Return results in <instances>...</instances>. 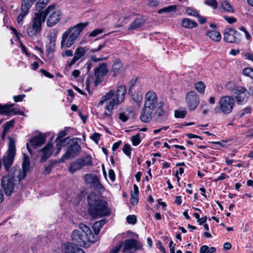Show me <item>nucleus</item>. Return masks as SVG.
<instances>
[{
    "instance_id": "nucleus-1",
    "label": "nucleus",
    "mask_w": 253,
    "mask_h": 253,
    "mask_svg": "<svg viewBox=\"0 0 253 253\" xmlns=\"http://www.w3.org/2000/svg\"><path fill=\"white\" fill-rule=\"evenodd\" d=\"M15 154V141L11 137H9L8 148L2 160L4 169L8 172V174L3 176L1 180V186L5 194L7 196L11 195L13 193L14 177L17 176L19 180H21L25 178L30 168L29 158L24 154L22 162V170L15 167L9 169L13 163Z\"/></svg>"
},
{
    "instance_id": "nucleus-2",
    "label": "nucleus",
    "mask_w": 253,
    "mask_h": 253,
    "mask_svg": "<svg viewBox=\"0 0 253 253\" xmlns=\"http://www.w3.org/2000/svg\"><path fill=\"white\" fill-rule=\"evenodd\" d=\"M157 94L153 91H149L145 96V101L140 116L144 123L150 122L153 116L157 120H165L167 115L163 108V103H158Z\"/></svg>"
},
{
    "instance_id": "nucleus-3",
    "label": "nucleus",
    "mask_w": 253,
    "mask_h": 253,
    "mask_svg": "<svg viewBox=\"0 0 253 253\" xmlns=\"http://www.w3.org/2000/svg\"><path fill=\"white\" fill-rule=\"evenodd\" d=\"M126 94V86L121 85L118 86L116 91L110 90L103 95L98 102V106L106 103L105 107L108 111L111 112L118 105L122 103Z\"/></svg>"
},
{
    "instance_id": "nucleus-4",
    "label": "nucleus",
    "mask_w": 253,
    "mask_h": 253,
    "mask_svg": "<svg viewBox=\"0 0 253 253\" xmlns=\"http://www.w3.org/2000/svg\"><path fill=\"white\" fill-rule=\"evenodd\" d=\"M79 229L74 230L72 234V240L78 245L84 248L96 242L97 237H95L91 229L84 223H80Z\"/></svg>"
},
{
    "instance_id": "nucleus-5",
    "label": "nucleus",
    "mask_w": 253,
    "mask_h": 253,
    "mask_svg": "<svg viewBox=\"0 0 253 253\" xmlns=\"http://www.w3.org/2000/svg\"><path fill=\"white\" fill-rule=\"evenodd\" d=\"M88 203L89 214L94 218L109 215L111 212L106 201L97 199L94 194L88 195Z\"/></svg>"
},
{
    "instance_id": "nucleus-6",
    "label": "nucleus",
    "mask_w": 253,
    "mask_h": 253,
    "mask_svg": "<svg viewBox=\"0 0 253 253\" xmlns=\"http://www.w3.org/2000/svg\"><path fill=\"white\" fill-rule=\"evenodd\" d=\"M88 24V22L80 23L68 28L62 35L61 48L71 47L78 39L81 33Z\"/></svg>"
},
{
    "instance_id": "nucleus-7",
    "label": "nucleus",
    "mask_w": 253,
    "mask_h": 253,
    "mask_svg": "<svg viewBox=\"0 0 253 253\" xmlns=\"http://www.w3.org/2000/svg\"><path fill=\"white\" fill-rule=\"evenodd\" d=\"M45 22L42 13L36 12L31 18L30 23L25 26L26 33L30 38H34L40 35L42 30V25Z\"/></svg>"
},
{
    "instance_id": "nucleus-8",
    "label": "nucleus",
    "mask_w": 253,
    "mask_h": 253,
    "mask_svg": "<svg viewBox=\"0 0 253 253\" xmlns=\"http://www.w3.org/2000/svg\"><path fill=\"white\" fill-rule=\"evenodd\" d=\"M42 17L46 18V24L48 27H52L59 23L61 17V11L56 8L54 4L49 5L44 10L41 12Z\"/></svg>"
},
{
    "instance_id": "nucleus-9",
    "label": "nucleus",
    "mask_w": 253,
    "mask_h": 253,
    "mask_svg": "<svg viewBox=\"0 0 253 253\" xmlns=\"http://www.w3.org/2000/svg\"><path fill=\"white\" fill-rule=\"evenodd\" d=\"M235 105V99L229 95L222 96L218 101V107H216L214 112L216 114L222 113L224 114H230Z\"/></svg>"
},
{
    "instance_id": "nucleus-10",
    "label": "nucleus",
    "mask_w": 253,
    "mask_h": 253,
    "mask_svg": "<svg viewBox=\"0 0 253 253\" xmlns=\"http://www.w3.org/2000/svg\"><path fill=\"white\" fill-rule=\"evenodd\" d=\"M121 243L122 244V252L123 253H133L142 248V245L140 243L134 239H127L124 243L120 242L118 244Z\"/></svg>"
},
{
    "instance_id": "nucleus-11",
    "label": "nucleus",
    "mask_w": 253,
    "mask_h": 253,
    "mask_svg": "<svg viewBox=\"0 0 253 253\" xmlns=\"http://www.w3.org/2000/svg\"><path fill=\"white\" fill-rule=\"evenodd\" d=\"M92 165L91 159L90 156L79 158L71 163L70 165L69 170L71 173L81 169L85 166H91Z\"/></svg>"
},
{
    "instance_id": "nucleus-12",
    "label": "nucleus",
    "mask_w": 253,
    "mask_h": 253,
    "mask_svg": "<svg viewBox=\"0 0 253 253\" xmlns=\"http://www.w3.org/2000/svg\"><path fill=\"white\" fill-rule=\"evenodd\" d=\"M105 43H103L99 44L96 48L92 49L89 51L88 54L90 58L85 64L88 71H89L91 68L94 66L95 63L107 58L103 57L102 56H99V57H96V56L92 55L94 53L101 50L105 47Z\"/></svg>"
},
{
    "instance_id": "nucleus-13",
    "label": "nucleus",
    "mask_w": 253,
    "mask_h": 253,
    "mask_svg": "<svg viewBox=\"0 0 253 253\" xmlns=\"http://www.w3.org/2000/svg\"><path fill=\"white\" fill-rule=\"evenodd\" d=\"M81 147L77 143L70 144L67 148L65 154L60 160V162H64L65 159L74 158L81 151Z\"/></svg>"
},
{
    "instance_id": "nucleus-14",
    "label": "nucleus",
    "mask_w": 253,
    "mask_h": 253,
    "mask_svg": "<svg viewBox=\"0 0 253 253\" xmlns=\"http://www.w3.org/2000/svg\"><path fill=\"white\" fill-rule=\"evenodd\" d=\"M46 141L45 136L43 134L36 135L30 139L29 143L27 144V148L30 154H32V150L30 147L36 148L45 143Z\"/></svg>"
},
{
    "instance_id": "nucleus-15",
    "label": "nucleus",
    "mask_w": 253,
    "mask_h": 253,
    "mask_svg": "<svg viewBox=\"0 0 253 253\" xmlns=\"http://www.w3.org/2000/svg\"><path fill=\"white\" fill-rule=\"evenodd\" d=\"M187 105L190 111L194 110L200 102V99L195 91H190L186 96Z\"/></svg>"
},
{
    "instance_id": "nucleus-16",
    "label": "nucleus",
    "mask_w": 253,
    "mask_h": 253,
    "mask_svg": "<svg viewBox=\"0 0 253 253\" xmlns=\"http://www.w3.org/2000/svg\"><path fill=\"white\" fill-rule=\"evenodd\" d=\"M247 89L242 86H238L234 90L235 98L238 105H243L248 100Z\"/></svg>"
},
{
    "instance_id": "nucleus-17",
    "label": "nucleus",
    "mask_w": 253,
    "mask_h": 253,
    "mask_svg": "<svg viewBox=\"0 0 253 253\" xmlns=\"http://www.w3.org/2000/svg\"><path fill=\"white\" fill-rule=\"evenodd\" d=\"M61 250L62 253H85L77 245L69 242L62 244Z\"/></svg>"
},
{
    "instance_id": "nucleus-18",
    "label": "nucleus",
    "mask_w": 253,
    "mask_h": 253,
    "mask_svg": "<svg viewBox=\"0 0 253 253\" xmlns=\"http://www.w3.org/2000/svg\"><path fill=\"white\" fill-rule=\"evenodd\" d=\"M237 34V31L234 29H226L224 32L223 39L226 42L238 43L240 42V40L239 38L236 37Z\"/></svg>"
},
{
    "instance_id": "nucleus-19",
    "label": "nucleus",
    "mask_w": 253,
    "mask_h": 253,
    "mask_svg": "<svg viewBox=\"0 0 253 253\" xmlns=\"http://www.w3.org/2000/svg\"><path fill=\"white\" fill-rule=\"evenodd\" d=\"M53 145L51 143H47L41 150L42 156L40 162H44L53 153Z\"/></svg>"
},
{
    "instance_id": "nucleus-20",
    "label": "nucleus",
    "mask_w": 253,
    "mask_h": 253,
    "mask_svg": "<svg viewBox=\"0 0 253 253\" xmlns=\"http://www.w3.org/2000/svg\"><path fill=\"white\" fill-rule=\"evenodd\" d=\"M108 72L107 65L106 63H102L94 69V76L96 80L102 77Z\"/></svg>"
},
{
    "instance_id": "nucleus-21",
    "label": "nucleus",
    "mask_w": 253,
    "mask_h": 253,
    "mask_svg": "<svg viewBox=\"0 0 253 253\" xmlns=\"http://www.w3.org/2000/svg\"><path fill=\"white\" fill-rule=\"evenodd\" d=\"M14 104H11L9 106H7L6 105H2L1 104H0V114H3L8 116L16 114H23V113L22 112H16L15 109L11 108V107Z\"/></svg>"
},
{
    "instance_id": "nucleus-22",
    "label": "nucleus",
    "mask_w": 253,
    "mask_h": 253,
    "mask_svg": "<svg viewBox=\"0 0 253 253\" xmlns=\"http://www.w3.org/2000/svg\"><path fill=\"white\" fill-rule=\"evenodd\" d=\"M145 20L143 18H136L129 25L128 31L137 30L139 29L144 23Z\"/></svg>"
},
{
    "instance_id": "nucleus-23",
    "label": "nucleus",
    "mask_w": 253,
    "mask_h": 253,
    "mask_svg": "<svg viewBox=\"0 0 253 253\" xmlns=\"http://www.w3.org/2000/svg\"><path fill=\"white\" fill-rule=\"evenodd\" d=\"M122 62L119 60H115L112 66V72L114 73V76L119 74L122 72Z\"/></svg>"
},
{
    "instance_id": "nucleus-24",
    "label": "nucleus",
    "mask_w": 253,
    "mask_h": 253,
    "mask_svg": "<svg viewBox=\"0 0 253 253\" xmlns=\"http://www.w3.org/2000/svg\"><path fill=\"white\" fill-rule=\"evenodd\" d=\"M30 9L21 5V13L18 15L17 21L18 23H20L24 17L29 13Z\"/></svg>"
},
{
    "instance_id": "nucleus-25",
    "label": "nucleus",
    "mask_w": 253,
    "mask_h": 253,
    "mask_svg": "<svg viewBox=\"0 0 253 253\" xmlns=\"http://www.w3.org/2000/svg\"><path fill=\"white\" fill-rule=\"evenodd\" d=\"M207 35L212 40L216 42L220 41L221 37L218 31L213 30L207 33Z\"/></svg>"
},
{
    "instance_id": "nucleus-26",
    "label": "nucleus",
    "mask_w": 253,
    "mask_h": 253,
    "mask_svg": "<svg viewBox=\"0 0 253 253\" xmlns=\"http://www.w3.org/2000/svg\"><path fill=\"white\" fill-rule=\"evenodd\" d=\"M197 25V24L195 21L188 18L183 19L182 21V26L186 28H193L196 27Z\"/></svg>"
},
{
    "instance_id": "nucleus-27",
    "label": "nucleus",
    "mask_w": 253,
    "mask_h": 253,
    "mask_svg": "<svg viewBox=\"0 0 253 253\" xmlns=\"http://www.w3.org/2000/svg\"><path fill=\"white\" fill-rule=\"evenodd\" d=\"M176 9H177V5H169L168 6L165 7L162 9H159L158 10V12L159 14H161L163 13H170L172 12H175Z\"/></svg>"
},
{
    "instance_id": "nucleus-28",
    "label": "nucleus",
    "mask_w": 253,
    "mask_h": 253,
    "mask_svg": "<svg viewBox=\"0 0 253 253\" xmlns=\"http://www.w3.org/2000/svg\"><path fill=\"white\" fill-rule=\"evenodd\" d=\"M87 49L86 47L80 46L76 49L74 56L79 59L85 55Z\"/></svg>"
},
{
    "instance_id": "nucleus-29",
    "label": "nucleus",
    "mask_w": 253,
    "mask_h": 253,
    "mask_svg": "<svg viewBox=\"0 0 253 253\" xmlns=\"http://www.w3.org/2000/svg\"><path fill=\"white\" fill-rule=\"evenodd\" d=\"M49 2V0H38L36 3V9L38 12H42V10L45 7Z\"/></svg>"
},
{
    "instance_id": "nucleus-30",
    "label": "nucleus",
    "mask_w": 253,
    "mask_h": 253,
    "mask_svg": "<svg viewBox=\"0 0 253 253\" xmlns=\"http://www.w3.org/2000/svg\"><path fill=\"white\" fill-rule=\"evenodd\" d=\"M14 121L13 120H11L9 122H6L4 125V126H3V132H2V133L1 134V137L2 138H4V137L5 136V135H6L7 133L8 132L9 129L13 126V124H14Z\"/></svg>"
},
{
    "instance_id": "nucleus-31",
    "label": "nucleus",
    "mask_w": 253,
    "mask_h": 253,
    "mask_svg": "<svg viewBox=\"0 0 253 253\" xmlns=\"http://www.w3.org/2000/svg\"><path fill=\"white\" fill-rule=\"evenodd\" d=\"M214 247H209L208 246L203 245L200 248V253H213L215 252Z\"/></svg>"
},
{
    "instance_id": "nucleus-32",
    "label": "nucleus",
    "mask_w": 253,
    "mask_h": 253,
    "mask_svg": "<svg viewBox=\"0 0 253 253\" xmlns=\"http://www.w3.org/2000/svg\"><path fill=\"white\" fill-rule=\"evenodd\" d=\"M133 15V14L131 12L127 11L120 17V20H122L123 22L126 23L130 19L131 16Z\"/></svg>"
},
{
    "instance_id": "nucleus-33",
    "label": "nucleus",
    "mask_w": 253,
    "mask_h": 253,
    "mask_svg": "<svg viewBox=\"0 0 253 253\" xmlns=\"http://www.w3.org/2000/svg\"><path fill=\"white\" fill-rule=\"evenodd\" d=\"M221 6L223 9L229 12H234V9L231 4L227 1H224L221 3Z\"/></svg>"
},
{
    "instance_id": "nucleus-34",
    "label": "nucleus",
    "mask_w": 253,
    "mask_h": 253,
    "mask_svg": "<svg viewBox=\"0 0 253 253\" xmlns=\"http://www.w3.org/2000/svg\"><path fill=\"white\" fill-rule=\"evenodd\" d=\"M132 99L137 104H140L142 100V94L140 92L134 93L132 95Z\"/></svg>"
},
{
    "instance_id": "nucleus-35",
    "label": "nucleus",
    "mask_w": 253,
    "mask_h": 253,
    "mask_svg": "<svg viewBox=\"0 0 253 253\" xmlns=\"http://www.w3.org/2000/svg\"><path fill=\"white\" fill-rule=\"evenodd\" d=\"M195 87L196 90L200 93H203L204 92L206 87L204 83L201 81L196 83L195 84Z\"/></svg>"
},
{
    "instance_id": "nucleus-36",
    "label": "nucleus",
    "mask_w": 253,
    "mask_h": 253,
    "mask_svg": "<svg viewBox=\"0 0 253 253\" xmlns=\"http://www.w3.org/2000/svg\"><path fill=\"white\" fill-rule=\"evenodd\" d=\"M37 0H22L21 5L30 9Z\"/></svg>"
},
{
    "instance_id": "nucleus-37",
    "label": "nucleus",
    "mask_w": 253,
    "mask_h": 253,
    "mask_svg": "<svg viewBox=\"0 0 253 253\" xmlns=\"http://www.w3.org/2000/svg\"><path fill=\"white\" fill-rule=\"evenodd\" d=\"M131 141L133 146L138 145L141 142L140 134L137 133L136 135L132 136Z\"/></svg>"
},
{
    "instance_id": "nucleus-38",
    "label": "nucleus",
    "mask_w": 253,
    "mask_h": 253,
    "mask_svg": "<svg viewBox=\"0 0 253 253\" xmlns=\"http://www.w3.org/2000/svg\"><path fill=\"white\" fill-rule=\"evenodd\" d=\"M67 135V132L65 130L60 131L58 134V136L56 138L55 141L56 142L61 143L64 142L62 138Z\"/></svg>"
},
{
    "instance_id": "nucleus-39",
    "label": "nucleus",
    "mask_w": 253,
    "mask_h": 253,
    "mask_svg": "<svg viewBox=\"0 0 253 253\" xmlns=\"http://www.w3.org/2000/svg\"><path fill=\"white\" fill-rule=\"evenodd\" d=\"M123 151L126 155L130 156L131 151L130 145L128 144H125L124 146Z\"/></svg>"
},
{
    "instance_id": "nucleus-40",
    "label": "nucleus",
    "mask_w": 253,
    "mask_h": 253,
    "mask_svg": "<svg viewBox=\"0 0 253 253\" xmlns=\"http://www.w3.org/2000/svg\"><path fill=\"white\" fill-rule=\"evenodd\" d=\"M205 3L214 9H216L218 5V3L216 0H207Z\"/></svg>"
},
{
    "instance_id": "nucleus-41",
    "label": "nucleus",
    "mask_w": 253,
    "mask_h": 253,
    "mask_svg": "<svg viewBox=\"0 0 253 253\" xmlns=\"http://www.w3.org/2000/svg\"><path fill=\"white\" fill-rule=\"evenodd\" d=\"M252 108L251 107H246L241 110V113L240 114V117L241 118L244 115L251 114L252 113Z\"/></svg>"
},
{
    "instance_id": "nucleus-42",
    "label": "nucleus",
    "mask_w": 253,
    "mask_h": 253,
    "mask_svg": "<svg viewBox=\"0 0 253 253\" xmlns=\"http://www.w3.org/2000/svg\"><path fill=\"white\" fill-rule=\"evenodd\" d=\"M186 11L189 15L193 16H198V13L197 12L191 7H187L186 9Z\"/></svg>"
},
{
    "instance_id": "nucleus-43",
    "label": "nucleus",
    "mask_w": 253,
    "mask_h": 253,
    "mask_svg": "<svg viewBox=\"0 0 253 253\" xmlns=\"http://www.w3.org/2000/svg\"><path fill=\"white\" fill-rule=\"evenodd\" d=\"M126 220L128 223L134 224L136 222V217L134 215H129L127 216Z\"/></svg>"
},
{
    "instance_id": "nucleus-44",
    "label": "nucleus",
    "mask_w": 253,
    "mask_h": 253,
    "mask_svg": "<svg viewBox=\"0 0 253 253\" xmlns=\"http://www.w3.org/2000/svg\"><path fill=\"white\" fill-rule=\"evenodd\" d=\"M186 114V112L185 111H175V117L178 118H183Z\"/></svg>"
},
{
    "instance_id": "nucleus-45",
    "label": "nucleus",
    "mask_w": 253,
    "mask_h": 253,
    "mask_svg": "<svg viewBox=\"0 0 253 253\" xmlns=\"http://www.w3.org/2000/svg\"><path fill=\"white\" fill-rule=\"evenodd\" d=\"M122 244H118L116 246L114 247L109 252V253H118L120 251L121 247H122Z\"/></svg>"
},
{
    "instance_id": "nucleus-46",
    "label": "nucleus",
    "mask_w": 253,
    "mask_h": 253,
    "mask_svg": "<svg viewBox=\"0 0 253 253\" xmlns=\"http://www.w3.org/2000/svg\"><path fill=\"white\" fill-rule=\"evenodd\" d=\"M95 175H93L92 174H86L84 175V179L85 182L88 183H91V181L93 179V178L94 177Z\"/></svg>"
},
{
    "instance_id": "nucleus-47",
    "label": "nucleus",
    "mask_w": 253,
    "mask_h": 253,
    "mask_svg": "<svg viewBox=\"0 0 253 253\" xmlns=\"http://www.w3.org/2000/svg\"><path fill=\"white\" fill-rule=\"evenodd\" d=\"M138 202V195L131 194L130 202L133 205H135L137 204Z\"/></svg>"
},
{
    "instance_id": "nucleus-48",
    "label": "nucleus",
    "mask_w": 253,
    "mask_h": 253,
    "mask_svg": "<svg viewBox=\"0 0 253 253\" xmlns=\"http://www.w3.org/2000/svg\"><path fill=\"white\" fill-rule=\"evenodd\" d=\"M26 97V95L20 94L18 95L13 96V98L15 102H21L23 100V99Z\"/></svg>"
},
{
    "instance_id": "nucleus-49",
    "label": "nucleus",
    "mask_w": 253,
    "mask_h": 253,
    "mask_svg": "<svg viewBox=\"0 0 253 253\" xmlns=\"http://www.w3.org/2000/svg\"><path fill=\"white\" fill-rule=\"evenodd\" d=\"M253 70L251 68H245L243 71V74L246 76L249 77Z\"/></svg>"
},
{
    "instance_id": "nucleus-50",
    "label": "nucleus",
    "mask_w": 253,
    "mask_h": 253,
    "mask_svg": "<svg viewBox=\"0 0 253 253\" xmlns=\"http://www.w3.org/2000/svg\"><path fill=\"white\" fill-rule=\"evenodd\" d=\"M103 32V30L101 29H98L93 30L91 33H90L89 36L90 37H95L97 35L101 34Z\"/></svg>"
},
{
    "instance_id": "nucleus-51",
    "label": "nucleus",
    "mask_w": 253,
    "mask_h": 253,
    "mask_svg": "<svg viewBox=\"0 0 253 253\" xmlns=\"http://www.w3.org/2000/svg\"><path fill=\"white\" fill-rule=\"evenodd\" d=\"M228 177L229 176L227 175L226 173H221L220 175L219 176H218L214 181L215 182H217L219 180H222L228 178Z\"/></svg>"
},
{
    "instance_id": "nucleus-52",
    "label": "nucleus",
    "mask_w": 253,
    "mask_h": 253,
    "mask_svg": "<svg viewBox=\"0 0 253 253\" xmlns=\"http://www.w3.org/2000/svg\"><path fill=\"white\" fill-rule=\"evenodd\" d=\"M100 135L98 133H94L90 137L91 139L96 143H97L100 139Z\"/></svg>"
},
{
    "instance_id": "nucleus-53",
    "label": "nucleus",
    "mask_w": 253,
    "mask_h": 253,
    "mask_svg": "<svg viewBox=\"0 0 253 253\" xmlns=\"http://www.w3.org/2000/svg\"><path fill=\"white\" fill-rule=\"evenodd\" d=\"M224 19L229 23L232 24L236 22V19L233 17L224 16Z\"/></svg>"
},
{
    "instance_id": "nucleus-54",
    "label": "nucleus",
    "mask_w": 253,
    "mask_h": 253,
    "mask_svg": "<svg viewBox=\"0 0 253 253\" xmlns=\"http://www.w3.org/2000/svg\"><path fill=\"white\" fill-rule=\"evenodd\" d=\"M73 55V51L70 49L66 50L62 53V57H71Z\"/></svg>"
},
{
    "instance_id": "nucleus-55",
    "label": "nucleus",
    "mask_w": 253,
    "mask_h": 253,
    "mask_svg": "<svg viewBox=\"0 0 253 253\" xmlns=\"http://www.w3.org/2000/svg\"><path fill=\"white\" fill-rule=\"evenodd\" d=\"M40 71L42 74H43L47 78L52 79L54 77L53 75L50 74L49 72H48L47 71L44 69H41Z\"/></svg>"
},
{
    "instance_id": "nucleus-56",
    "label": "nucleus",
    "mask_w": 253,
    "mask_h": 253,
    "mask_svg": "<svg viewBox=\"0 0 253 253\" xmlns=\"http://www.w3.org/2000/svg\"><path fill=\"white\" fill-rule=\"evenodd\" d=\"M108 174L110 179L112 181H114L115 180V174L114 171L112 169H110L109 170Z\"/></svg>"
},
{
    "instance_id": "nucleus-57",
    "label": "nucleus",
    "mask_w": 253,
    "mask_h": 253,
    "mask_svg": "<svg viewBox=\"0 0 253 253\" xmlns=\"http://www.w3.org/2000/svg\"><path fill=\"white\" fill-rule=\"evenodd\" d=\"M157 247L162 253H166V250L161 242H159L157 244Z\"/></svg>"
},
{
    "instance_id": "nucleus-58",
    "label": "nucleus",
    "mask_w": 253,
    "mask_h": 253,
    "mask_svg": "<svg viewBox=\"0 0 253 253\" xmlns=\"http://www.w3.org/2000/svg\"><path fill=\"white\" fill-rule=\"evenodd\" d=\"M105 223V219H102L99 221H97L94 223V227H98V226L102 227V225Z\"/></svg>"
},
{
    "instance_id": "nucleus-59",
    "label": "nucleus",
    "mask_w": 253,
    "mask_h": 253,
    "mask_svg": "<svg viewBox=\"0 0 253 253\" xmlns=\"http://www.w3.org/2000/svg\"><path fill=\"white\" fill-rule=\"evenodd\" d=\"M119 119L123 122H126L128 120V118L124 113H122L119 115Z\"/></svg>"
},
{
    "instance_id": "nucleus-60",
    "label": "nucleus",
    "mask_w": 253,
    "mask_h": 253,
    "mask_svg": "<svg viewBox=\"0 0 253 253\" xmlns=\"http://www.w3.org/2000/svg\"><path fill=\"white\" fill-rule=\"evenodd\" d=\"M79 60L76 56H74L70 62H68V65L69 67L75 64V63Z\"/></svg>"
},
{
    "instance_id": "nucleus-61",
    "label": "nucleus",
    "mask_w": 253,
    "mask_h": 253,
    "mask_svg": "<svg viewBox=\"0 0 253 253\" xmlns=\"http://www.w3.org/2000/svg\"><path fill=\"white\" fill-rule=\"evenodd\" d=\"M245 57L246 59H248L253 62V53L250 52L246 53L245 54Z\"/></svg>"
},
{
    "instance_id": "nucleus-62",
    "label": "nucleus",
    "mask_w": 253,
    "mask_h": 253,
    "mask_svg": "<svg viewBox=\"0 0 253 253\" xmlns=\"http://www.w3.org/2000/svg\"><path fill=\"white\" fill-rule=\"evenodd\" d=\"M122 142L121 141H118V142L114 143L112 146V150L113 151H116L121 145Z\"/></svg>"
},
{
    "instance_id": "nucleus-63",
    "label": "nucleus",
    "mask_w": 253,
    "mask_h": 253,
    "mask_svg": "<svg viewBox=\"0 0 253 253\" xmlns=\"http://www.w3.org/2000/svg\"><path fill=\"white\" fill-rule=\"evenodd\" d=\"M53 168V164H50L48 165V166H46L44 169V172L45 173L47 174L50 172L51 170Z\"/></svg>"
},
{
    "instance_id": "nucleus-64",
    "label": "nucleus",
    "mask_w": 253,
    "mask_h": 253,
    "mask_svg": "<svg viewBox=\"0 0 253 253\" xmlns=\"http://www.w3.org/2000/svg\"><path fill=\"white\" fill-rule=\"evenodd\" d=\"M175 203L177 205H180L182 203V197L181 196H176L175 198Z\"/></svg>"
}]
</instances>
